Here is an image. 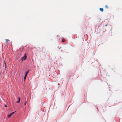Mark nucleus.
Wrapping results in <instances>:
<instances>
[{
    "mask_svg": "<svg viewBox=\"0 0 122 122\" xmlns=\"http://www.w3.org/2000/svg\"><path fill=\"white\" fill-rule=\"evenodd\" d=\"M26 55L25 54L24 56L22 58V61H24L26 59Z\"/></svg>",
    "mask_w": 122,
    "mask_h": 122,
    "instance_id": "f257e3e1",
    "label": "nucleus"
},
{
    "mask_svg": "<svg viewBox=\"0 0 122 122\" xmlns=\"http://www.w3.org/2000/svg\"><path fill=\"white\" fill-rule=\"evenodd\" d=\"M29 72V71H27V72H26V73L25 74V76H24V79L25 80V79H26V76H27V75L28 73Z\"/></svg>",
    "mask_w": 122,
    "mask_h": 122,
    "instance_id": "f03ea898",
    "label": "nucleus"
},
{
    "mask_svg": "<svg viewBox=\"0 0 122 122\" xmlns=\"http://www.w3.org/2000/svg\"><path fill=\"white\" fill-rule=\"evenodd\" d=\"M3 66L4 67L5 66V69H6V66L5 61L3 62Z\"/></svg>",
    "mask_w": 122,
    "mask_h": 122,
    "instance_id": "7ed1b4c3",
    "label": "nucleus"
},
{
    "mask_svg": "<svg viewBox=\"0 0 122 122\" xmlns=\"http://www.w3.org/2000/svg\"><path fill=\"white\" fill-rule=\"evenodd\" d=\"M18 99H19V101H17L16 102V103H19L20 102V97H18Z\"/></svg>",
    "mask_w": 122,
    "mask_h": 122,
    "instance_id": "20e7f679",
    "label": "nucleus"
},
{
    "mask_svg": "<svg viewBox=\"0 0 122 122\" xmlns=\"http://www.w3.org/2000/svg\"><path fill=\"white\" fill-rule=\"evenodd\" d=\"M99 10L102 12L103 11V9L102 8H100Z\"/></svg>",
    "mask_w": 122,
    "mask_h": 122,
    "instance_id": "39448f33",
    "label": "nucleus"
},
{
    "mask_svg": "<svg viewBox=\"0 0 122 122\" xmlns=\"http://www.w3.org/2000/svg\"><path fill=\"white\" fill-rule=\"evenodd\" d=\"M5 40L6 41V43L8 41H9V40L8 39H6Z\"/></svg>",
    "mask_w": 122,
    "mask_h": 122,
    "instance_id": "423d86ee",
    "label": "nucleus"
},
{
    "mask_svg": "<svg viewBox=\"0 0 122 122\" xmlns=\"http://www.w3.org/2000/svg\"><path fill=\"white\" fill-rule=\"evenodd\" d=\"M105 8H107V9H108V6L107 5H106L105 6Z\"/></svg>",
    "mask_w": 122,
    "mask_h": 122,
    "instance_id": "0eeeda50",
    "label": "nucleus"
},
{
    "mask_svg": "<svg viewBox=\"0 0 122 122\" xmlns=\"http://www.w3.org/2000/svg\"><path fill=\"white\" fill-rule=\"evenodd\" d=\"M15 112H12L10 114L11 115V116L12 115H13V114H14V113Z\"/></svg>",
    "mask_w": 122,
    "mask_h": 122,
    "instance_id": "6e6552de",
    "label": "nucleus"
},
{
    "mask_svg": "<svg viewBox=\"0 0 122 122\" xmlns=\"http://www.w3.org/2000/svg\"><path fill=\"white\" fill-rule=\"evenodd\" d=\"M62 41L64 42L65 41V40L64 39H63L62 40Z\"/></svg>",
    "mask_w": 122,
    "mask_h": 122,
    "instance_id": "1a4fd4ad",
    "label": "nucleus"
},
{
    "mask_svg": "<svg viewBox=\"0 0 122 122\" xmlns=\"http://www.w3.org/2000/svg\"><path fill=\"white\" fill-rule=\"evenodd\" d=\"M11 116V115L10 114V115H8V117H10V116Z\"/></svg>",
    "mask_w": 122,
    "mask_h": 122,
    "instance_id": "9d476101",
    "label": "nucleus"
},
{
    "mask_svg": "<svg viewBox=\"0 0 122 122\" xmlns=\"http://www.w3.org/2000/svg\"><path fill=\"white\" fill-rule=\"evenodd\" d=\"M26 102H26H26H25V105L26 104Z\"/></svg>",
    "mask_w": 122,
    "mask_h": 122,
    "instance_id": "9b49d317",
    "label": "nucleus"
},
{
    "mask_svg": "<svg viewBox=\"0 0 122 122\" xmlns=\"http://www.w3.org/2000/svg\"><path fill=\"white\" fill-rule=\"evenodd\" d=\"M5 107H7V105H5Z\"/></svg>",
    "mask_w": 122,
    "mask_h": 122,
    "instance_id": "f8f14e48",
    "label": "nucleus"
}]
</instances>
